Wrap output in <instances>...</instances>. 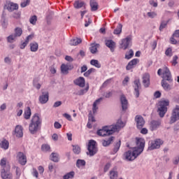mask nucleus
Listing matches in <instances>:
<instances>
[{"mask_svg":"<svg viewBox=\"0 0 179 179\" xmlns=\"http://www.w3.org/2000/svg\"><path fill=\"white\" fill-rule=\"evenodd\" d=\"M154 96L155 99H160L162 96V93L159 91H157L155 92Z\"/></svg>","mask_w":179,"mask_h":179,"instance_id":"nucleus-60","label":"nucleus"},{"mask_svg":"<svg viewBox=\"0 0 179 179\" xmlns=\"http://www.w3.org/2000/svg\"><path fill=\"white\" fill-rule=\"evenodd\" d=\"M139 62L138 59H134L130 61L126 66L127 71H131Z\"/></svg>","mask_w":179,"mask_h":179,"instance_id":"nucleus-20","label":"nucleus"},{"mask_svg":"<svg viewBox=\"0 0 179 179\" xmlns=\"http://www.w3.org/2000/svg\"><path fill=\"white\" fill-rule=\"evenodd\" d=\"M88 120L89 121L92 122H96V120L94 119V116L92 114V110L90 111V113L88 115Z\"/></svg>","mask_w":179,"mask_h":179,"instance_id":"nucleus-53","label":"nucleus"},{"mask_svg":"<svg viewBox=\"0 0 179 179\" xmlns=\"http://www.w3.org/2000/svg\"><path fill=\"white\" fill-rule=\"evenodd\" d=\"M39 101L41 104H45L48 101V92H43L42 95L39 96Z\"/></svg>","mask_w":179,"mask_h":179,"instance_id":"nucleus-23","label":"nucleus"},{"mask_svg":"<svg viewBox=\"0 0 179 179\" xmlns=\"http://www.w3.org/2000/svg\"><path fill=\"white\" fill-rule=\"evenodd\" d=\"M74 85L76 86H79L80 87H85V85H86V82L85 81V78L79 77L73 80Z\"/></svg>","mask_w":179,"mask_h":179,"instance_id":"nucleus-18","label":"nucleus"},{"mask_svg":"<svg viewBox=\"0 0 179 179\" xmlns=\"http://www.w3.org/2000/svg\"><path fill=\"white\" fill-rule=\"evenodd\" d=\"M179 120V105H176L172 110V113L170 120V124H174Z\"/></svg>","mask_w":179,"mask_h":179,"instance_id":"nucleus-6","label":"nucleus"},{"mask_svg":"<svg viewBox=\"0 0 179 179\" xmlns=\"http://www.w3.org/2000/svg\"><path fill=\"white\" fill-rule=\"evenodd\" d=\"M179 163V156H177L175 157V159L173 160V164L177 165Z\"/></svg>","mask_w":179,"mask_h":179,"instance_id":"nucleus-64","label":"nucleus"},{"mask_svg":"<svg viewBox=\"0 0 179 179\" xmlns=\"http://www.w3.org/2000/svg\"><path fill=\"white\" fill-rule=\"evenodd\" d=\"M112 96H113V92L103 93V97H106V99H110V97H111Z\"/></svg>","mask_w":179,"mask_h":179,"instance_id":"nucleus-55","label":"nucleus"},{"mask_svg":"<svg viewBox=\"0 0 179 179\" xmlns=\"http://www.w3.org/2000/svg\"><path fill=\"white\" fill-rule=\"evenodd\" d=\"M36 22H37L36 15H33L29 18V23H31V24H36Z\"/></svg>","mask_w":179,"mask_h":179,"instance_id":"nucleus-48","label":"nucleus"},{"mask_svg":"<svg viewBox=\"0 0 179 179\" xmlns=\"http://www.w3.org/2000/svg\"><path fill=\"white\" fill-rule=\"evenodd\" d=\"M70 69H73V66H68L65 64H62L61 66V71L64 75H68L69 71Z\"/></svg>","mask_w":179,"mask_h":179,"instance_id":"nucleus-24","label":"nucleus"},{"mask_svg":"<svg viewBox=\"0 0 179 179\" xmlns=\"http://www.w3.org/2000/svg\"><path fill=\"white\" fill-rule=\"evenodd\" d=\"M41 125V119L40 118V116H38V113H36L31 120V123L29 126V131L30 134L32 135H34L35 134H37L38 131V129H40V126Z\"/></svg>","mask_w":179,"mask_h":179,"instance_id":"nucleus-3","label":"nucleus"},{"mask_svg":"<svg viewBox=\"0 0 179 179\" xmlns=\"http://www.w3.org/2000/svg\"><path fill=\"white\" fill-rule=\"evenodd\" d=\"M177 59H178V56L177 55L173 56V60H172L173 65L176 66L178 64V62H177Z\"/></svg>","mask_w":179,"mask_h":179,"instance_id":"nucleus-56","label":"nucleus"},{"mask_svg":"<svg viewBox=\"0 0 179 179\" xmlns=\"http://www.w3.org/2000/svg\"><path fill=\"white\" fill-rule=\"evenodd\" d=\"M167 80H162L161 86L163 87L164 90L166 92H170L173 89V85L168 83Z\"/></svg>","mask_w":179,"mask_h":179,"instance_id":"nucleus-16","label":"nucleus"},{"mask_svg":"<svg viewBox=\"0 0 179 179\" xmlns=\"http://www.w3.org/2000/svg\"><path fill=\"white\" fill-rule=\"evenodd\" d=\"M125 124L122 120H117L115 124H112L110 126L103 127L102 129H99L96 131L99 136H107V135H113L115 132H118L121 128H124Z\"/></svg>","mask_w":179,"mask_h":179,"instance_id":"nucleus-2","label":"nucleus"},{"mask_svg":"<svg viewBox=\"0 0 179 179\" xmlns=\"http://www.w3.org/2000/svg\"><path fill=\"white\" fill-rule=\"evenodd\" d=\"M170 104V101H160L157 103V113L160 118H163L167 113V106Z\"/></svg>","mask_w":179,"mask_h":179,"instance_id":"nucleus-5","label":"nucleus"},{"mask_svg":"<svg viewBox=\"0 0 179 179\" xmlns=\"http://www.w3.org/2000/svg\"><path fill=\"white\" fill-rule=\"evenodd\" d=\"M115 139L114 136H110L108 138H106L105 140H102V145L103 146H110V145H111V143H113V141Z\"/></svg>","mask_w":179,"mask_h":179,"instance_id":"nucleus-25","label":"nucleus"},{"mask_svg":"<svg viewBox=\"0 0 179 179\" xmlns=\"http://www.w3.org/2000/svg\"><path fill=\"white\" fill-rule=\"evenodd\" d=\"M100 101H103V98L102 97L96 99L94 102L93 107H92V111H93L94 114H96V113H97V110H99V107H97V104H100Z\"/></svg>","mask_w":179,"mask_h":179,"instance_id":"nucleus-27","label":"nucleus"},{"mask_svg":"<svg viewBox=\"0 0 179 179\" xmlns=\"http://www.w3.org/2000/svg\"><path fill=\"white\" fill-rule=\"evenodd\" d=\"M80 43H82V39L76 38L70 41V45H78Z\"/></svg>","mask_w":179,"mask_h":179,"instance_id":"nucleus-34","label":"nucleus"},{"mask_svg":"<svg viewBox=\"0 0 179 179\" xmlns=\"http://www.w3.org/2000/svg\"><path fill=\"white\" fill-rule=\"evenodd\" d=\"M145 139L143 138H136V147L133 148V151L129 150L124 153V157L126 160L129 162H132V160H135L136 157L143 152L145 149Z\"/></svg>","mask_w":179,"mask_h":179,"instance_id":"nucleus-1","label":"nucleus"},{"mask_svg":"<svg viewBox=\"0 0 179 179\" xmlns=\"http://www.w3.org/2000/svg\"><path fill=\"white\" fill-rule=\"evenodd\" d=\"M34 87H36V89L40 90L41 87V85L40 83H37V82L36 81V80H34Z\"/></svg>","mask_w":179,"mask_h":179,"instance_id":"nucleus-59","label":"nucleus"},{"mask_svg":"<svg viewBox=\"0 0 179 179\" xmlns=\"http://www.w3.org/2000/svg\"><path fill=\"white\" fill-rule=\"evenodd\" d=\"M147 16H148V17H150V19H155V17H156V16H157V13L155 11L148 12L147 13Z\"/></svg>","mask_w":179,"mask_h":179,"instance_id":"nucleus-47","label":"nucleus"},{"mask_svg":"<svg viewBox=\"0 0 179 179\" xmlns=\"http://www.w3.org/2000/svg\"><path fill=\"white\" fill-rule=\"evenodd\" d=\"M162 145H163V141L161 139H155L154 141H152L150 146L148 147V150H155V149H159Z\"/></svg>","mask_w":179,"mask_h":179,"instance_id":"nucleus-8","label":"nucleus"},{"mask_svg":"<svg viewBox=\"0 0 179 179\" xmlns=\"http://www.w3.org/2000/svg\"><path fill=\"white\" fill-rule=\"evenodd\" d=\"M132 57H134V50H130L126 53L124 58L125 59H131Z\"/></svg>","mask_w":179,"mask_h":179,"instance_id":"nucleus-42","label":"nucleus"},{"mask_svg":"<svg viewBox=\"0 0 179 179\" xmlns=\"http://www.w3.org/2000/svg\"><path fill=\"white\" fill-rule=\"evenodd\" d=\"M0 166L2 168V170L10 169V166H9V165H6V159L5 158H3L1 160Z\"/></svg>","mask_w":179,"mask_h":179,"instance_id":"nucleus-32","label":"nucleus"},{"mask_svg":"<svg viewBox=\"0 0 179 179\" xmlns=\"http://www.w3.org/2000/svg\"><path fill=\"white\" fill-rule=\"evenodd\" d=\"M85 6V2L82 1H76L74 3V8L76 9H80V8H83Z\"/></svg>","mask_w":179,"mask_h":179,"instance_id":"nucleus-36","label":"nucleus"},{"mask_svg":"<svg viewBox=\"0 0 179 179\" xmlns=\"http://www.w3.org/2000/svg\"><path fill=\"white\" fill-rule=\"evenodd\" d=\"M10 169H1V178L3 179H13L12 173L9 171Z\"/></svg>","mask_w":179,"mask_h":179,"instance_id":"nucleus-17","label":"nucleus"},{"mask_svg":"<svg viewBox=\"0 0 179 179\" xmlns=\"http://www.w3.org/2000/svg\"><path fill=\"white\" fill-rule=\"evenodd\" d=\"M110 167H111V164H110V163L106 164L103 169V171L105 173H107V171H108V170H110Z\"/></svg>","mask_w":179,"mask_h":179,"instance_id":"nucleus-58","label":"nucleus"},{"mask_svg":"<svg viewBox=\"0 0 179 179\" xmlns=\"http://www.w3.org/2000/svg\"><path fill=\"white\" fill-rule=\"evenodd\" d=\"M28 5H30V0H23L20 3L21 8H26Z\"/></svg>","mask_w":179,"mask_h":179,"instance_id":"nucleus-50","label":"nucleus"},{"mask_svg":"<svg viewBox=\"0 0 179 179\" xmlns=\"http://www.w3.org/2000/svg\"><path fill=\"white\" fill-rule=\"evenodd\" d=\"M120 148H121V140H119L117 142L115 143L113 148V152L117 153L118 150H120Z\"/></svg>","mask_w":179,"mask_h":179,"instance_id":"nucleus-38","label":"nucleus"},{"mask_svg":"<svg viewBox=\"0 0 179 179\" xmlns=\"http://www.w3.org/2000/svg\"><path fill=\"white\" fill-rule=\"evenodd\" d=\"M149 125L150 131H157V129L162 127V120H152L150 122Z\"/></svg>","mask_w":179,"mask_h":179,"instance_id":"nucleus-9","label":"nucleus"},{"mask_svg":"<svg viewBox=\"0 0 179 179\" xmlns=\"http://www.w3.org/2000/svg\"><path fill=\"white\" fill-rule=\"evenodd\" d=\"M134 88L135 91V96L136 99H138V97H139V90L141 87V80L139 79H136L134 81Z\"/></svg>","mask_w":179,"mask_h":179,"instance_id":"nucleus-14","label":"nucleus"},{"mask_svg":"<svg viewBox=\"0 0 179 179\" xmlns=\"http://www.w3.org/2000/svg\"><path fill=\"white\" fill-rule=\"evenodd\" d=\"M120 103L122 105V111H127L128 110V99H127V97L125 95L122 94L120 96Z\"/></svg>","mask_w":179,"mask_h":179,"instance_id":"nucleus-13","label":"nucleus"},{"mask_svg":"<svg viewBox=\"0 0 179 179\" xmlns=\"http://www.w3.org/2000/svg\"><path fill=\"white\" fill-rule=\"evenodd\" d=\"M88 151L87 155L90 156H94L97 153V148H96V142L94 140L90 141L88 143Z\"/></svg>","mask_w":179,"mask_h":179,"instance_id":"nucleus-7","label":"nucleus"},{"mask_svg":"<svg viewBox=\"0 0 179 179\" xmlns=\"http://www.w3.org/2000/svg\"><path fill=\"white\" fill-rule=\"evenodd\" d=\"M23 34V30L20 27H16L14 29V35L17 38L20 37Z\"/></svg>","mask_w":179,"mask_h":179,"instance_id":"nucleus-35","label":"nucleus"},{"mask_svg":"<svg viewBox=\"0 0 179 179\" xmlns=\"http://www.w3.org/2000/svg\"><path fill=\"white\" fill-rule=\"evenodd\" d=\"M83 166H86V162L83 159H78L76 162V166L80 169Z\"/></svg>","mask_w":179,"mask_h":179,"instance_id":"nucleus-40","label":"nucleus"},{"mask_svg":"<svg viewBox=\"0 0 179 179\" xmlns=\"http://www.w3.org/2000/svg\"><path fill=\"white\" fill-rule=\"evenodd\" d=\"M92 72H96V69H90L84 73V76L87 78L88 76H90V75L92 73Z\"/></svg>","mask_w":179,"mask_h":179,"instance_id":"nucleus-49","label":"nucleus"},{"mask_svg":"<svg viewBox=\"0 0 179 179\" xmlns=\"http://www.w3.org/2000/svg\"><path fill=\"white\" fill-rule=\"evenodd\" d=\"M15 135L17 136V138H22V136H23V128L22 126H16L15 129Z\"/></svg>","mask_w":179,"mask_h":179,"instance_id":"nucleus-22","label":"nucleus"},{"mask_svg":"<svg viewBox=\"0 0 179 179\" xmlns=\"http://www.w3.org/2000/svg\"><path fill=\"white\" fill-rule=\"evenodd\" d=\"M105 44L106 47L110 48L111 52H114V50H115V42L111 39L106 40Z\"/></svg>","mask_w":179,"mask_h":179,"instance_id":"nucleus-19","label":"nucleus"},{"mask_svg":"<svg viewBox=\"0 0 179 179\" xmlns=\"http://www.w3.org/2000/svg\"><path fill=\"white\" fill-rule=\"evenodd\" d=\"M143 85L145 87H149L150 86V75L145 73L143 75Z\"/></svg>","mask_w":179,"mask_h":179,"instance_id":"nucleus-15","label":"nucleus"},{"mask_svg":"<svg viewBox=\"0 0 179 179\" xmlns=\"http://www.w3.org/2000/svg\"><path fill=\"white\" fill-rule=\"evenodd\" d=\"M7 9L9 10V12H13V10H17V9H19V6L17 3L9 2L7 4Z\"/></svg>","mask_w":179,"mask_h":179,"instance_id":"nucleus-21","label":"nucleus"},{"mask_svg":"<svg viewBox=\"0 0 179 179\" xmlns=\"http://www.w3.org/2000/svg\"><path fill=\"white\" fill-rule=\"evenodd\" d=\"M165 55L167 57H173V50L171 49V48H169L166 50Z\"/></svg>","mask_w":179,"mask_h":179,"instance_id":"nucleus-51","label":"nucleus"},{"mask_svg":"<svg viewBox=\"0 0 179 179\" xmlns=\"http://www.w3.org/2000/svg\"><path fill=\"white\" fill-rule=\"evenodd\" d=\"M17 38L14 35V34H13L7 37V41H8V43H15V41H16Z\"/></svg>","mask_w":179,"mask_h":179,"instance_id":"nucleus-37","label":"nucleus"},{"mask_svg":"<svg viewBox=\"0 0 179 179\" xmlns=\"http://www.w3.org/2000/svg\"><path fill=\"white\" fill-rule=\"evenodd\" d=\"M90 5L92 12H96L99 9V3H97L96 0H90Z\"/></svg>","mask_w":179,"mask_h":179,"instance_id":"nucleus-26","label":"nucleus"},{"mask_svg":"<svg viewBox=\"0 0 179 179\" xmlns=\"http://www.w3.org/2000/svg\"><path fill=\"white\" fill-rule=\"evenodd\" d=\"M91 65H93V66H95L96 68H101V64L99 63V60L96 59H92L90 61Z\"/></svg>","mask_w":179,"mask_h":179,"instance_id":"nucleus-41","label":"nucleus"},{"mask_svg":"<svg viewBox=\"0 0 179 179\" xmlns=\"http://www.w3.org/2000/svg\"><path fill=\"white\" fill-rule=\"evenodd\" d=\"M54 127H55V128H56V129H59V128H61L62 127V125H61L59 124V122H55L54 124Z\"/></svg>","mask_w":179,"mask_h":179,"instance_id":"nucleus-63","label":"nucleus"},{"mask_svg":"<svg viewBox=\"0 0 179 179\" xmlns=\"http://www.w3.org/2000/svg\"><path fill=\"white\" fill-rule=\"evenodd\" d=\"M135 121L136 122V127L138 129H142L143 125H145V119L141 115H136L135 117Z\"/></svg>","mask_w":179,"mask_h":179,"instance_id":"nucleus-12","label":"nucleus"},{"mask_svg":"<svg viewBox=\"0 0 179 179\" xmlns=\"http://www.w3.org/2000/svg\"><path fill=\"white\" fill-rule=\"evenodd\" d=\"M62 104V102L61 101H56L54 105H53V107L55 108H57V107H59Z\"/></svg>","mask_w":179,"mask_h":179,"instance_id":"nucleus-61","label":"nucleus"},{"mask_svg":"<svg viewBox=\"0 0 179 179\" xmlns=\"http://www.w3.org/2000/svg\"><path fill=\"white\" fill-rule=\"evenodd\" d=\"M75 176V172L71 171L70 173H68L67 174L64 175L63 176L64 179H69V178H73V176Z\"/></svg>","mask_w":179,"mask_h":179,"instance_id":"nucleus-46","label":"nucleus"},{"mask_svg":"<svg viewBox=\"0 0 179 179\" xmlns=\"http://www.w3.org/2000/svg\"><path fill=\"white\" fill-rule=\"evenodd\" d=\"M32 38H34V34H31V35H29L27 38L25 39V41H27V42L29 43V41H31V39Z\"/></svg>","mask_w":179,"mask_h":179,"instance_id":"nucleus-62","label":"nucleus"},{"mask_svg":"<svg viewBox=\"0 0 179 179\" xmlns=\"http://www.w3.org/2000/svg\"><path fill=\"white\" fill-rule=\"evenodd\" d=\"M159 76H162V80H167L169 83H173V76L170 69L167 67H164L163 69H159L157 71Z\"/></svg>","mask_w":179,"mask_h":179,"instance_id":"nucleus-4","label":"nucleus"},{"mask_svg":"<svg viewBox=\"0 0 179 179\" xmlns=\"http://www.w3.org/2000/svg\"><path fill=\"white\" fill-rule=\"evenodd\" d=\"M1 147L6 150L9 148V142L6 140L3 141Z\"/></svg>","mask_w":179,"mask_h":179,"instance_id":"nucleus-44","label":"nucleus"},{"mask_svg":"<svg viewBox=\"0 0 179 179\" xmlns=\"http://www.w3.org/2000/svg\"><path fill=\"white\" fill-rule=\"evenodd\" d=\"M51 148L50 147L49 145L47 144H43L42 145L41 149L43 152H48Z\"/></svg>","mask_w":179,"mask_h":179,"instance_id":"nucleus-52","label":"nucleus"},{"mask_svg":"<svg viewBox=\"0 0 179 179\" xmlns=\"http://www.w3.org/2000/svg\"><path fill=\"white\" fill-rule=\"evenodd\" d=\"M149 3L151 5V6L157 8V1H155V0H150Z\"/></svg>","mask_w":179,"mask_h":179,"instance_id":"nucleus-57","label":"nucleus"},{"mask_svg":"<svg viewBox=\"0 0 179 179\" xmlns=\"http://www.w3.org/2000/svg\"><path fill=\"white\" fill-rule=\"evenodd\" d=\"M122 31V25L121 24H118L117 28L114 30V34H121Z\"/></svg>","mask_w":179,"mask_h":179,"instance_id":"nucleus-39","label":"nucleus"},{"mask_svg":"<svg viewBox=\"0 0 179 179\" xmlns=\"http://www.w3.org/2000/svg\"><path fill=\"white\" fill-rule=\"evenodd\" d=\"M131 41H132V37L131 36H127L125 38L122 39V43H120L121 48L123 50H127V48L129 47Z\"/></svg>","mask_w":179,"mask_h":179,"instance_id":"nucleus-11","label":"nucleus"},{"mask_svg":"<svg viewBox=\"0 0 179 179\" xmlns=\"http://www.w3.org/2000/svg\"><path fill=\"white\" fill-rule=\"evenodd\" d=\"M100 48V44L99 43H91V47L90 48V51L92 54H96L97 52V48Z\"/></svg>","mask_w":179,"mask_h":179,"instance_id":"nucleus-28","label":"nucleus"},{"mask_svg":"<svg viewBox=\"0 0 179 179\" xmlns=\"http://www.w3.org/2000/svg\"><path fill=\"white\" fill-rule=\"evenodd\" d=\"M30 117H31V109L28 106L24 110V118H25V120H30Z\"/></svg>","mask_w":179,"mask_h":179,"instance_id":"nucleus-30","label":"nucleus"},{"mask_svg":"<svg viewBox=\"0 0 179 179\" xmlns=\"http://www.w3.org/2000/svg\"><path fill=\"white\" fill-rule=\"evenodd\" d=\"M30 50L32 52H36L38 50V43L36 42H32L29 45Z\"/></svg>","mask_w":179,"mask_h":179,"instance_id":"nucleus-31","label":"nucleus"},{"mask_svg":"<svg viewBox=\"0 0 179 179\" xmlns=\"http://www.w3.org/2000/svg\"><path fill=\"white\" fill-rule=\"evenodd\" d=\"M88 90H89V85H87L85 90H80V91H78L76 94L78 96H83L85 93H87Z\"/></svg>","mask_w":179,"mask_h":179,"instance_id":"nucleus-45","label":"nucleus"},{"mask_svg":"<svg viewBox=\"0 0 179 179\" xmlns=\"http://www.w3.org/2000/svg\"><path fill=\"white\" fill-rule=\"evenodd\" d=\"M110 179H116L118 178V171H117V168L113 169L109 172Z\"/></svg>","mask_w":179,"mask_h":179,"instance_id":"nucleus-29","label":"nucleus"},{"mask_svg":"<svg viewBox=\"0 0 179 179\" xmlns=\"http://www.w3.org/2000/svg\"><path fill=\"white\" fill-rule=\"evenodd\" d=\"M166 27H167V22H166V21L162 22V23L159 26L160 31H162V30H163V29H166Z\"/></svg>","mask_w":179,"mask_h":179,"instance_id":"nucleus-54","label":"nucleus"},{"mask_svg":"<svg viewBox=\"0 0 179 179\" xmlns=\"http://www.w3.org/2000/svg\"><path fill=\"white\" fill-rule=\"evenodd\" d=\"M17 159L20 164H21V166H26V163H27V157L25 156V155L23 152H17Z\"/></svg>","mask_w":179,"mask_h":179,"instance_id":"nucleus-10","label":"nucleus"},{"mask_svg":"<svg viewBox=\"0 0 179 179\" xmlns=\"http://www.w3.org/2000/svg\"><path fill=\"white\" fill-rule=\"evenodd\" d=\"M73 152L75 155L80 153V147L79 145H73Z\"/></svg>","mask_w":179,"mask_h":179,"instance_id":"nucleus-43","label":"nucleus"},{"mask_svg":"<svg viewBox=\"0 0 179 179\" xmlns=\"http://www.w3.org/2000/svg\"><path fill=\"white\" fill-rule=\"evenodd\" d=\"M59 155L57 153L52 152L50 155V160L52 162H55V163H58L59 162Z\"/></svg>","mask_w":179,"mask_h":179,"instance_id":"nucleus-33","label":"nucleus"}]
</instances>
